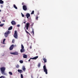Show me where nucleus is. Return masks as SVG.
Listing matches in <instances>:
<instances>
[{
  "label": "nucleus",
  "mask_w": 78,
  "mask_h": 78,
  "mask_svg": "<svg viewBox=\"0 0 78 78\" xmlns=\"http://www.w3.org/2000/svg\"><path fill=\"white\" fill-rule=\"evenodd\" d=\"M0 70L2 74L3 75H6V73L5 72V70H6L5 67H2L0 68Z\"/></svg>",
  "instance_id": "1"
},
{
  "label": "nucleus",
  "mask_w": 78,
  "mask_h": 78,
  "mask_svg": "<svg viewBox=\"0 0 78 78\" xmlns=\"http://www.w3.org/2000/svg\"><path fill=\"white\" fill-rule=\"evenodd\" d=\"M11 33V31H7L6 32L5 34V37H7L8 36V35L9 34H10Z\"/></svg>",
  "instance_id": "2"
},
{
  "label": "nucleus",
  "mask_w": 78,
  "mask_h": 78,
  "mask_svg": "<svg viewBox=\"0 0 78 78\" xmlns=\"http://www.w3.org/2000/svg\"><path fill=\"white\" fill-rule=\"evenodd\" d=\"M13 36L15 38H16V39H17V37H18V36L17 35V31L15 30V33Z\"/></svg>",
  "instance_id": "3"
},
{
  "label": "nucleus",
  "mask_w": 78,
  "mask_h": 78,
  "mask_svg": "<svg viewBox=\"0 0 78 78\" xmlns=\"http://www.w3.org/2000/svg\"><path fill=\"white\" fill-rule=\"evenodd\" d=\"M43 69L44 72H45L46 74H47L48 73L47 72V68H46V66L45 65H44L43 66Z\"/></svg>",
  "instance_id": "4"
},
{
  "label": "nucleus",
  "mask_w": 78,
  "mask_h": 78,
  "mask_svg": "<svg viewBox=\"0 0 78 78\" xmlns=\"http://www.w3.org/2000/svg\"><path fill=\"white\" fill-rule=\"evenodd\" d=\"M10 53L11 55H19L18 52L16 51L14 52H10Z\"/></svg>",
  "instance_id": "5"
},
{
  "label": "nucleus",
  "mask_w": 78,
  "mask_h": 78,
  "mask_svg": "<svg viewBox=\"0 0 78 78\" xmlns=\"http://www.w3.org/2000/svg\"><path fill=\"white\" fill-rule=\"evenodd\" d=\"M23 9L24 11H27V5H23Z\"/></svg>",
  "instance_id": "6"
},
{
  "label": "nucleus",
  "mask_w": 78,
  "mask_h": 78,
  "mask_svg": "<svg viewBox=\"0 0 78 78\" xmlns=\"http://www.w3.org/2000/svg\"><path fill=\"white\" fill-rule=\"evenodd\" d=\"M29 26H30V23H27L26 24L25 27H26L27 30H28V28H29Z\"/></svg>",
  "instance_id": "7"
},
{
  "label": "nucleus",
  "mask_w": 78,
  "mask_h": 78,
  "mask_svg": "<svg viewBox=\"0 0 78 78\" xmlns=\"http://www.w3.org/2000/svg\"><path fill=\"white\" fill-rule=\"evenodd\" d=\"M14 44H12L9 48L10 50H12V49H13V48H14Z\"/></svg>",
  "instance_id": "8"
},
{
  "label": "nucleus",
  "mask_w": 78,
  "mask_h": 78,
  "mask_svg": "<svg viewBox=\"0 0 78 78\" xmlns=\"http://www.w3.org/2000/svg\"><path fill=\"white\" fill-rule=\"evenodd\" d=\"M11 23L12 25H16V22H15V21L13 20L11 22Z\"/></svg>",
  "instance_id": "9"
},
{
  "label": "nucleus",
  "mask_w": 78,
  "mask_h": 78,
  "mask_svg": "<svg viewBox=\"0 0 78 78\" xmlns=\"http://www.w3.org/2000/svg\"><path fill=\"white\" fill-rule=\"evenodd\" d=\"M26 16L27 19H29V17H30V13H27L26 14Z\"/></svg>",
  "instance_id": "10"
},
{
  "label": "nucleus",
  "mask_w": 78,
  "mask_h": 78,
  "mask_svg": "<svg viewBox=\"0 0 78 78\" xmlns=\"http://www.w3.org/2000/svg\"><path fill=\"white\" fill-rule=\"evenodd\" d=\"M37 58H38V56L35 57L33 58H31L30 59H36Z\"/></svg>",
  "instance_id": "11"
},
{
  "label": "nucleus",
  "mask_w": 78,
  "mask_h": 78,
  "mask_svg": "<svg viewBox=\"0 0 78 78\" xmlns=\"http://www.w3.org/2000/svg\"><path fill=\"white\" fill-rule=\"evenodd\" d=\"M23 58H27L28 57V56H27V55L25 54H23Z\"/></svg>",
  "instance_id": "12"
},
{
  "label": "nucleus",
  "mask_w": 78,
  "mask_h": 78,
  "mask_svg": "<svg viewBox=\"0 0 78 78\" xmlns=\"http://www.w3.org/2000/svg\"><path fill=\"white\" fill-rule=\"evenodd\" d=\"M22 70H23L24 72H25V70H26V68H25V67L24 66H23L22 68Z\"/></svg>",
  "instance_id": "13"
},
{
  "label": "nucleus",
  "mask_w": 78,
  "mask_h": 78,
  "mask_svg": "<svg viewBox=\"0 0 78 78\" xmlns=\"http://www.w3.org/2000/svg\"><path fill=\"white\" fill-rule=\"evenodd\" d=\"M20 51L21 53H23V52H24L25 51V49H21L20 50Z\"/></svg>",
  "instance_id": "14"
},
{
  "label": "nucleus",
  "mask_w": 78,
  "mask_h": 78,
  "mask_svg": "<svg viewBox=\"0 0 78 78\" xmlns=\"http://www.w3.org/2000/svg\"><path fill=\"white\" fill-rule=\"evenodd\" d=\"M18 72H19L20 73H21V74L23 72L22 70H20V69H18Z\"/></svg>",
  "instance_id": "15"
},
{
  "label": "nucleus",
  "mask_w": 78,
  "mask_h": 78,
  "mask_svg": "<svg viewBox=\"0 0 78 78\" xmlns=\"http://www.w3.org/2000/svg\"><path fill=\"white\" fill-rule=\"evenodd\" d=\"M43 61H44V63H45V62H47V59H46V58H43Z\"/></svg>",
  "instance_id": "16"
},
{
  "label": "nucleus",
  "mask_w": 78,
  "mask_h": 78,
  "mask_svg": "<svg viewBox=\"0 0 78 78\" xmlns=\"http://www.w3.org/2000/svg\"><path fill=\"white\" fill-rule=\"evenodd\" d=\"M31 33L32 34L33 36H34V32L33 29L32 30V32H31Z\"/></svg>",
  "instance_id": "17"
},
{
  "label": "nucleus",
  "mask_w": 78,
  "mask_h": 78,
  "mask_svg": "<svg viewBox=\"0 0 78 78\" xmlns=\"http://www.w3.org/2000/svg\"><path fill=\"white\" fill-rule=\"evenodd\" d=\"M4 2L2 0H0V4H3Z\"/></svg>",
  "instance_id": "18"
},
{
  "label": "nucleus",
  "mask_w": 78,
  "mask_h": 78,
  "mask_svg": "<svg viewBox=\"0 0 78 78\" xmlns=\"http://www.w3.org/2000/svg\"><path fill=\"white\" fill-rule=\"evenodd\" d=\"M12 29V26H11L9 28L8 30H11Z\"/></svg>",
  "instance_id": "19"
},
{
  "label": "nucleus",
  "mask_w": 78,
  "mask_h": 78,
  "mask_svg": "<svg viewBox=\"0 0 78 78\" xmlns=\"http://www.w3.org/2000/svg\"><path fill=\"white\" fill-rule=\"evenodd\" d=\"M13 7H14L15 8V9H17V7L16 6V5L14 4L13 5Z\"/></svg>",
  "instance_id": "20"
},
{
  "label": "nucleus",
  "mask_w": 78,
  "mask_h": 78,
  "mask_svg": "<svg viewBox=\"0 0 78 78\" xmlns=\"http://www.w3.org/2000/svg\"><path fill=\"white\" fill-rule=\"evenodd\" d=\"M25 31L27 33H28V34H29V35L30 36H31V34H30V33H29L28 32V31H27V30H25Z\"/></svg>",
  "instance_id": "21"
},
{
  "label": "nucleus",
  "mask_w": 78,
  "mask_h": 78,
  "mask_svg": "<svg viewBox=\"0 0 78 78\" xmlns=\"http://www.w3.org/2000/svg\"><path fill=\"white\" fill-rule=\"evenodd\" d=\"M9 75H12V73L11 72H9Z\"/></svg>",
  "instance_id": "22"
},
{
  "label": "nucleus",
  "mask_w": 78,
  "mask_h": 78,
  "mask_svg": "<svg viewBox=\"0 0 78 78\" xmlns=\"http://www.w3.org/2000/svg\"><path fill=\"white\" fill-rule=\"evenodd\" d=\"M21 49H24V46H23V44H21Z\"/></svg>",
  "instance_id": "23"
},
{
  "label": "nucleus",
  "mask_w": 78,
  "mask_h": 78,
  "mask_svg": "<svg viewBox=\"0 0 78 78\" xmlns=\"http://www.w3.org/2000/svg\"><path fill=\"white\" fill-rule=\"evenodd\" d=\"M38 67H41V63H39L38 64Z\"/></svg>",
  "instance_id": "24"
},
{
  "label": "nucleus",
  "mask_w": 78,
  "mask_h": 78,
  "mask_svg": "<svg viewBox=\"0 0 78 78\" xmlns=\"http://www.w3.org/2000/svg\"><path fill=\"white\" fill-rule=\"evenodd\" d=\"M0 78H6L5 76H2L0 77Z\"/></svg>",
  "instance_id": "25"
},
{
  "label": "nucleus",
  "mask_w": 78,
  "mask_h": 78,
  "mask_svg": "<svg viewBox=\"0 0 78 78\" xmlns=\"http://www.w3.org/2000/svg\"><path fill=\"white\" fill-rule=\"evenodd\" d=\"M20 62L21 64H22L23 62V60H20Z\"/></svg>",
  "instance_id": "26"
},
{
  "label": "nucleus",
  "mask_w": 78,
  "mask_h": 78,
  "mask_svg": "<svg viewBox=\"0 0 78 78\" xmlns=\"http://www.w3.org/2000/svg\"><path fill=\"white\" fill-rule=\"evenodd\" d=\"M34 11L33 10L31 13V14H34Z\"/></svg>",
  "instance_id": "27"
},
{
  "label": "nucleus",
  "mask_w": 78,
  "mask_h": 78,
  "mask_svg": "<svg viewBox=\"0 0 78 78\" xmlns=\"http://www.w3.org/2000/svg\"><path fill=\"white\" fill-rule=\"evenodd\" d=\"M21 78H23V75L22 74H21Z\"/></svg>",
  "instance_id": "28"
},
{
  "label": "nucleus",
  "mask_w": 78,
  "mask_h": 78,
  "mask_svg": "<svg viewBox=\"0 0 78 78\" xmlns=\"http://www.w3.org/2000/svg\"><path fill=\"white\" fill-rule=\"evenodd\" d=\"M20 66L19 65H17L16 66V68H19V67Z\"/></svg>",
  "instance_id": "29"
},
{
  "label": "nucleus",
  "mask_w": 78,
  "mask_h": 78,
  "mask_svg": "<svg viewBox=\"0 0 78 78\" xmlns=\"http://www.w3.org/2000/svg\"><path fill=\"white\" fill-rule=\"evenodd\" d=\"M3 25H4V24H0V27H3Z\"/></svg>",
  "instance_id": "30"
},
{
  "label": "nucleus",
  "mask_w": 78,
  "mask_h": 78,
  "mask_svg": "<svg viewBox=\"0 0 78 78\" xmlns=\"http://www.w3.org/2000/svg\"><path fill=\"white\" fill-rule=\"evenodd\" d=\"M21 14H22V17H24V16H25L24 15H23V14H22V13H21Z\"/></svg>",
  "instance_id": "31"
},
{
  "label": "nucleus",
  "mask_w": 78,
  "mask_h": 78,
  "mask_svg": "<svg viewBox=\"0 0 78 78\" xmlns=\"http://www.w3.org/2000/svg\"><path fill=\"white\" fill-rule=\"evenodd\" d=\"M36 20H38V16H37L36 18Z\"/></svg>",
  "instance_id": "32"
},
{
  "label": "nucleus",
  "mask_w": 78,
  "mask_h": 78,
  "mask_svg": "<svg viewBox=\"0 0 78 78\" xmlns=\"http://www.w3.org/2000/svg\"><path fill=\"white\" fill-rule=\"evenodd\" d=\"M5 40H6V39H3V43H4V42H5Z\"/></svg>",
  "instance_id": "33"
},
{
  "label": "nucleus",
  "mask_w": 78,
  "mask_h": 78,
  "mask_svg": "<svg viewBox=\"0 0 78 78\" xmlns=\"http://www.w3.org/2000/svg\"><path fill=\"white\" fill-rule=\"evenodd\" d=\"M16 26H17V27H20V25L19 24H18V25H17Z\"/></svg>",
  "instance_id": "34"
},
{
  "label": "nucleus",
  "mask_w": 78,
  "mask_h": 78,
  "mask_svg": "<svg viewBox=\"0 0 78 78\" xmlns=\"http://www.w3.org/2000/svg\"><path fill=\"white\" fill-rule=\"evenodd\" d=\"M22 5H24V3L23 2L22 3Z\"/></svg>",
  "instance_id": "35"
},
{
  "label": "nucleus",
  "mask_w": 78,
  "mask_h": 78,
  "mask_svg": "<svg viewBox=\"0 0 78 78\" xmlns=\"http://www.w3.org/2000/svg\"><path fill=\"white\" fill-rule=\"evenodd\" d=\"M12 43H14V39L12 40Z\"/></svg>",
  "instance_id": "36"
},
{
  "label": "nucleus",
  "mask_w": 78,
  "mask_h": 78,
  "mask_svg": "<svg viewBox=\"0 0 78 78\" xmlns=\"http://www.w3.org/2000/svg\"><path fill=\"white\" fill-rule=\"evenodd\" d=\"M30 48L31 49L32 48V47H31V46L30 47Z\"/></svg>",
  "instance_id": "37"
},
{
  "label": "nucleus",
  "mask_w": 78,
  "mask_h": 78,
  "mask_svg": "<svg viewBox=\"0 0 78 78\" xmlns=\"http://www.w3.org/2000/svg\"><path fill=\"white\" fill-rule=\"evenodd\" d=\"M1 6L2 8V7H3V5H1Z\"/></svg>",
  "instance_id": "38"
},
{
  "label": "nucleus",
  "mask_w": 78,
  "mask_h": 78,
  "mask_svg": "<svg viewBox=\"0 0 78 78\" xmlns=\"http://www.w3.org/2000/svg\"><path fill=\"white\" fill-rule=\"evenodd\" d=\"M23 23H26V22H23Z\"/></svg>",
  "instance_id": "39"
},
{
  "label": "nucleus",
  "mask_w": 78,
  "mask_h": 78,
  "mask_svg": "<svg viewBox=\"0 0 78 78\" xmlns=\"http://www.w3.org/2000/svg\"><path fill=\"white\" fill-rule=\"evenodd\" d=\"M28 61L29 62H30V59L29 60H28Z\"/></svg>",
  "instance_id": "40"
},
{
  "label": "nucleus",
  "mask_w": 78,
  "mask_h": 78,
  "mask_svg": "<svg viewBox=\"0 0 78 78\" xmlns=\"http://www.w3.org/2000/svg\"><path fill=\"white\" fill-rule=\"evenodd\" d=\"M31 25H32V26L33 25V23H32L31 24Z\"/></svg>",
  "instance_id": "41"
},
{
  "label": "nucleus",
  "mask_w": 78,
  "mask_h": 78,
  "mask_svg": "<svg viewBox=\"0 0 78 78\" xmlns=\"http://www.w3.org/2000/svg\"><path fill=\"white\" fill-rule=\"evenodd\" d=\"M2 12V10H1L0 9V12Z\"/></svg>",
  "instance_id": "42"
},
{
  "label": "nucleus",
  "mask_w": 78,
  "mask_h": 78,
  "mask_svg": "<svg viewBox=\"0 0 78 78\" xmlns=\"http://www.w3.org/2000/svg\"><path fill=\"white\" fill-rule=\"evenodd\" d=\"M3 22H5V20L3 21Z\"/></svg>",
  "instance_id": "43"
},
{
  "label": "nucleus",
  "mask_w": 78,
  "mask_h": 78,
  "mask_svg": "<svg viewBox=\"0 0 78 78\" xmlns=\"http://www.w3.org/2000/svg\"><path fill=\"white\" fill-rule=\"evenodd\" d=\"M0 23H1V22L0 21Z\"/></svg>",
  "instance_id": "44"
},
{
  "label": "nucleus",
  "mask_w": 78,
  "mask_h": 78,
  "mask_svg": "<svg viewBox=\"0 0 78 78\" xmlns=\"http://www.w3.org/2000/svg\"><path fill=\"white\" fill-rule=\"evenodd\" d=\"M15 40H14V41Z\"/></svg>",
  "instance_id": "45"
}]
</instances>
